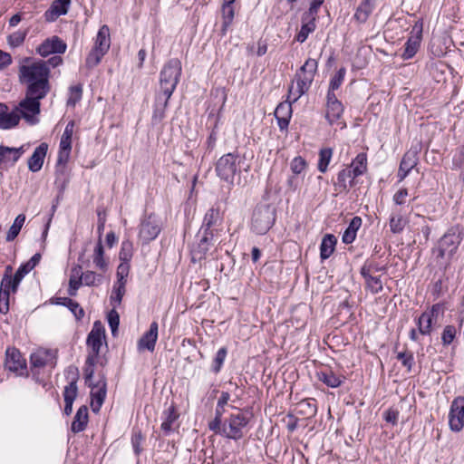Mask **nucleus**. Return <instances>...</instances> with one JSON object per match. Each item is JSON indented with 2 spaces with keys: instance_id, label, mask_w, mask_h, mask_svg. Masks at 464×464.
Wrapping results in <instances>:
<instances>
[{
  "instance_id": "obj_1",
  "label": "nucleus",
  "mask_w": 464,
  "mask_h": 464,
  "mask_svg": "<svg viewBox=\"0 0 464 464\" xmlns=\"http://www.w3.org/2000/svg\"><path fill=\"white\" fill-rule=\"evenodd\" d=\"M44 60L23 57L19 60V82L26 86L30 95H47L51 90L50 69Z\"/></svg>"
},
{
  "instance_id": "obj_2",
  "label": "nucleus",
  "mask_w": 464,
  "mask_h": 464,
  "mask_svg": "<svg viewBox=\"0 0 464 464\" xmlns=\"http://www.w3.org/2000/svg\"><path fill=\"white\" fill-rule=\"evenodd\" d=\"M181 62L178 58L169 60L160 73V86L156 92L152 121L160 123L165 118L169 100L175 91L181 76Z\"/></svg>"
},
{
  "instance_id": "obj_3",
  "label": "nucleus",
  "mask_w": 464,
  "mask_h": 464,
  "mask_svg": "<svg viewBox=\"0 0 464 464\" xmlns=\"http://www.w3.org/2000/svg\"><path fill=\"white\" fill-rule=\"evenodd\" d=\"M223 217L219 206H212L205 214L203 223L199 233H202L198 243V248L201 253L208 250L209 244H213L218 239V227L222 225Z\"/></svg>"
},
{
  "instance_id": "obj_4",
  "label": "nucleus",
  "mask_w": 464,
  "mask_h": 464,
  "mask_svg": "<svg viewBox=\"0 0 464 464\" xmlns=\"http://www.w3.org/2000/svg\"><path fill=\"white\" fill-rule=\"evenodd\" d=\"M318 63L314 59H307L304 64L299 69L295 75L296 87H294V82L288 89V99L293 98V102L297 100L306 93L314 81L315 72L317 71Z\"/></svg>"
},
{
  "instance_id": "obj_5",
  "label": "nucleus",
  "mask_w": 464,
  "mask_h": 464,
  "mask_svg": "<svg viewBox=\"0 0 464 464\" xmlns=\"http://www.w3.org/2000/svg\"><path fill=\"white\" fill-rule=\"evenodd\" d=\"M248 422L249 418L243 412L231 414L214 432L227 439L238 440L244 437V429Z\"/></svg>"
},
{
  "instance_id": "obj_6",
  "label": "nucleus",
  "mask_w": 464,
  "mask_h": 464,
  "mask_svg": "<svg viewBox=\"0 0 464 464\" xmlns=\"http://www.w3.org/2000/svg\"><path fill=\"white\" fill-rule=\"evenodd\" d=\"M462 240V233L459 227H451L440 239L433 249L436 258L450 260L458 249Z\"/></svg>"
},
{
  "instance_id": "obj_7",
  "label": "nucleus",
  "mask_w": 464,
  "mask_h": 464,
  "mask_svg": "<svg viewBox=\"0 0 464 464\" xmlns=\"http://www.w3.org/2000/svg\"><path fill=\"white\" fill-rule=\"evenodd\" d=\"M276 220L275 208L267 204L258 205L253 211L251 229L257 235H265Z\"/></svg>"
},
{
  "instance_id": "obj_8",
  "label": "nucleus",
  "mask_w": 464,
  "mask_h": 464,
  "mask_svg": "<svg viewBox=\"0 0 464 464\" xmlns=\"http://www.w3.org/2000/svg\"><path fill=\"white\" fill-rule=\"evenodd\" d=\"M239 162L238 155L235 153L223 155L216 163L217 175L228 184H233L234 178L238 171Z\"/></svg>"
},
{
  "instance_id": "obj_9",
  "label": "nucleus",
  "mask_w": 464,
  "mask_h": 464,
  "mask_svg": "<svg viewBox=\"0 0 464 464\" xmlns=\"http://www.w3.org/2000/svg\"><path fill=\"white\" fill-rule=\"evenodd\" d=\"M105 339V329L100 321H96L93 324L92 331L87 336L86 343L91 349V353L86 358L87 364H95L97 357L100 353V350L102 345V342Z\"/></svg>"
},
{
  "instance_id": "obj_10",
  "label": "nucleus",
  "mask_w": 464,
  "mask_h": 464,
  "mask_svg": "<svg viewBox=\"0 0 464 464\" xmlns=\"http://www.w3.org/2000/svg\"><path fill=\"white\" fill-rule=\"evenodd\" d=\"M46 95H30L25 92V98L22 100L15 111L20 114V118H24L27 122L34 124L36 122L34 116L40 113V101Z\"/></svg>"
},
{
  "instance_id": "obj_11",
  "label": "nucleus",
  "mask_w": 464,
  "mask_h": 464,
  "mask_svg": "<svg viewBox=\"0 0 464 464\" xmlns=\"http://www.w3.org/2000/svg\"><path fill=\"white\" fill-rule=\"evenodd\" d=\"M161 231V222L158 217L150 214L145 217L140 225L139 237L143 244L154 240Z\"/></svg>"
},
{
  "instance_id": "obj_12",
  "label": "nucleus",
  "mask_w": 464,
  "mask_h": 464,
  "mask_svg": "<svg viewBox=\"0 0 464 464\" xmlns=\"http://www.w3.org/2000/svg\"><path fill=\"white\" fill-rule=\"evenodd\" d=\"M65 373L67 378L71 379V382L64 387L63 391V399L65 402L64 413L66 415H70L72 412V404L78 393V369L74 366H70L66 370Z\"/></svg>"
},
{
  "instance_id": "obj_13",
  "label": "nucleus",
  "mask_w": 464,
  "mask_h": 464,
  "mask_svg": "<svg viewBox=\"0 0 464 464\" xmlns=\"http://www.w3.org/2000/svg\"><path fill=\"white\" fill-rule=\"evenodd\" d=\"M449 425L452 431L459 432L464 427V397L458 396L450 405Z\"/></svg>"
},
{
  "instance_id": "obj_14",
  "label": "nucleus",
  "mask_w": 464,
  "mask_h": 464,
  "mask_svg": "<svg viewBox=\"0 0 464 464\" xmlns=\"http://www.w3.org/2000/svg\"><path fill=\"white\" fill-rule=\"evenodd\" d=\"M5 368L17 375H24L26 372V361L19 350L8 348L5 352Z\"/></svg>"
},
{
  "instance_id": "obj_15",
  "label": "nucleus",
  "mask_w": 464,
  "mask_h": 464,
  "mask_svg": "<svg viewBox=\"0 0 464 464\" xmlns=\"http://www.w3.org/2000/svg\"><path fill=\"white\" fill-rule=\"evenodd\" d=\"M106 386L107 383L104 376H102L95 384L89 383V387L92 389L91 407L93 412H98L101 410V407L106 397Z\"/></svg>"
},
{
  "instance_id": "obj_16",
  "label": "nucleus",
  "mask_w": 464,
  "mask_h": 464,
  "mask_svg": "<svg viewBox=\"0 0 464 464\" xmlns=\"http://www.w3.org/2000/svg\"><path fill=\"white\" fill-rule=\"evenodd\" d=\"M36 51L43 57L53 53H63L66 51V44L58 36H53L44 41Z\"/></svg>"
},
{
  "instance_id": "obj_17",
  "label": "nucleus",
  "mask_w": 464,
  "mask_h": 464,
  "mask_svg": "<svg viewBox=\"0 0 464 464\" xmlns=\"http://www.w3.org/2000/svg\"><path fill=\"white\" fill-rule=\"evenodd\" d=\"M440 312L439 305H433L429 311L423 312L418 319V331L422 335L430 334L432 325Z\"/></svg>"
},
{
  "instance_id": "obj_18",
  "label": "nucleus",
  "mask_w": 464,
  "mask_h": 464,
  "mask_svg": "<svg viewBox=\"0 0 464 464\" xmlns=\"http://www.w3.org/2000/svg\"><path fill=\"white\" fill-rule=\"evenodd\" d=\"M163 421L160 426L164 435H169L176 428L179 427L177 420L179 417L175 404L172 402L162 413Z\"/></svg>"
},
{
  "instance_id": "obj_19",
  "label": "nucleus",
  "mask_w": 464,
  "mask_h": 464,
  "mask_svg": "<svg viewBox=\"0 0 464 464\" xmlns=\"http://www.w3.org/2000/svg\"><path fill=\"white\" fill-rule=\"evenodd\" d=\"M159 325L157 322H152L150 329L143 334L138 342L139 351L148 350L153 352L158 340Z\"/></svg>"
},
{
  "instance_id": "obj_20",
  "label": "nucleus",
  "mask_w": 464,
  "mask_h": 464,
  "mask_svg": "<svg viewBox=\"0 0 464 464\" xmlns=\"http://www.w3.org/2000/svg\"><path fill=\"white\" fill-rule=\"evenodd\" d=\"M294 102L293 98H287L286 102L279 103L275 110V117L277 120L279 129L282 130L289 125L292 116V103Z\"/></svg>"
},
{
  "instance_id": "obj_21",
  "label": "nucleus",
  "mask_w": 464,
  "mask_h": 464,
  "mask_svg": "<svg viewBox=\"0 0 464 464\" xmlns=\"http://www.w3.org/2000/svg\"><path fill=\"white\" fill-rule=\"evenodd\" d=\"M47 150L48 145L44 142L35 148L32 156L28 160V169L32 172H37L42 169Z\"/></svg>"
},
{
  "instance_id": "obj_22",
  "label": "nucleus",
  "mask_w": 464,
  "mask_h": 464,
  "mask_svg": "<svg viewBox=\"0 0 464 464\" xmlns=\"http://www.w3.org/2000/svg\"><path fill=\"white\" fill-rule=\"evenodd\" d=\"M413 31H416V36L410 37L405 43V50L402 54L404 59H410L416 54L420 46V41L422 33V24L416 23L413 27Z\"/></svg>"
},
{
  "instance_id": "obj_23",
  "label": "nucleus",
  "mask_w": 464,
  "mask_h": 464,
  "mask_svg": "<svg viewBox=\"0 0 464 464\" xmlns=\"http://www.w3.org/2000/svg\"><path fill=\"white\" fill-rule=\"evenodd\" d=\"M417 162L418 158L415 151L409 150L403 155L398 170L400 181L407 177L409 172L417 165Z\"/></svg>"
},
{
  "instance_id": "obj_24",
  "label": "nucleus",
  "mask_w": 464,
  "mask_h": 464,
  "mask_svg": "<svg viewBox=\"0 0 464 464\" xmlns=\"http://www.w3.org/2000/svg\"><path fill=\"white\" fill-rule=\"evenodd\" d=\"M3 111L0 113V128L3 130L11 129L16 126L20 121V114L14 110L9 111L7 105L2 103Z\"/></svg>"
},
{
  "instance_id": "obj_25",
  "label": "nucleus",
  "mask_w": 464,
  "mask_h": 464,
  "mask_svg": "<svg viewBox=\"0 0 464 464\" xmlns=\"http://www.w3.org/2000/svg\"><path fill=\"white\" fill-rule=\"evenodd\" d=\"M40 260L41 254L36 253L31 257L29 261L22 264L13 276L14 279V285H20L23 278L38 265Z\"/></svg>"
},
{
  "instance_id": "obj_26",
  "label": "nucleus",
  "mask_w": 464,
  "mask_h": 464,
  "mask_svg": "<svg viewBox=\"0 0 464 464\" xmlns=\"http://www.w3.org/2000/svg\"><path fill=\"white\" fill-rule=\"evenodd\" d=\"M71 0H54L49 10L45 12L47 20H55L59 16L67 14Z\"/></svg>"
},
{
  "instance_id": "obj_27",
  "label": "nucleus",
  "mask_w": 464,
  "mask_h": 464,
  "mask_svg": "<svg viewBox=\"0 0 464 464\" xmlns=\"http://www.w3.org/2000/svg\"><path fill=\"white\" fill-rule=\"evenodd\" d=\"M88 408L85 405L81 406L72 422L71 430L73 433H79L83 431L88 424Z\"/></svg>"
},
{
  "instance_id": "obj_28",
  "label": "nucleus",
  "mask_w": 464,
  "mask_h": 464,
  "mask_svg": "<svg viewBox=\"0 0 464 464\" xmlns=\"http://www.w3.org/2000/svg\"><path fill=\"white\" fill-rule=\"evenodd\" d=\"M361 275L364 278L367 288L372 294H378L382 291V282L381 276H376L372 274L370 268H361Z\"/></svg>"
},
{
  "instance_id": "obj_29",
  "label": "nucleus",
  "mask_w": 464,
  "mask_h": 464,
  "mask_svg": "<svg viewBox=\"0 0 464 464\" xmlns=\"http://www.w3.org/2000/svg\"><path fill=\"white\" fill-rule=\"evenodd\" d=\"M54 358L51 350L40 349L30 356V363L34 368H42Z\"/></svg>"
},
{
  "instance_id": "obj_30",
  "label": "nucleus",
  "mask_w": 464,
  "mask_h": 464,
  "mask_svg": "<svg viewBox=\"0 0 464 464\" xmlns=\"http://www.w3.org/2000/svg\"><path fill=\"white\" fill-rule=\"evenodd\" d=\"M111 46L110 29L107 25H102L97 34L93 48L106 53Z\"/></svg>"
},
{
  "instance_id": "obj_31",
  "label": "nucleus",
  "mask_w": 464,
  "mask_h": 464,
  "mask_svg": "<svg viewBox=\"0 0 464 464\" xmlns=\"http://www.w3.org/2000/svg\"><path fill=\"white\" fill-rule=\"evenodd\" d=\"M301 22V28L295 35V40L299 43H304L308 38L309 34L315 30L316 21L302 15Z\"/></svg>"
},
{
  "instance_id": "obj_32",
  "label": "nucleus",
  "mask_w": 464,
  "mask_h": 464,
  "mask_svg": "<svg viewBox=\"0 0 464 464\" xmlns=\"http://www.w3.org/2000/svg\"><path fill=\"white\" fill-rule=\"evenodd\" d=\"M317 375L319 381H321L322 382H324V384L331 388L339 387L345 380L344 376L337 375L331 370L322 371L318 372Z\"/></svg>"
},
{
  "instance_id": "obj_33",
  "label": "nucleus",
  "mask_w": 464,
  "mask_h": 464,
  "mask_svg": "<svg viewBox=\"0 0 464 464\" xmlns=\"http://www.w3.org/2000/svg\"><path fill=\"white\" fill-rule=\"evenodd\" d=\"M362 220L360 217H353L343 234L342 240L344 244H351L356 237V233L361 227Z\"/></svg>"
},
{
  "instance_id": "obj_34",
  "label": "nucleus",
  "mask_w": 464,
  "mask_h": 464,
  "mask_svg": "<svg viewBox=\"0 0 464 464\" xmlns=\"http://www.w3.org/2000/svg\"><path fill=\"white\" fill-rule=\"evenodd\" d=\"M336 242V237L332 234H326L323 237L320 245V257L322 260H325L331 256L334 251Z\"/></svg>"
},
{
  "instance_id": "obj_35",
  "label": "nucleus",
  "mask_w": 464,
  "mask_h": 464,
  "mask_svg": "<svg viewBox=\"0 0 464 464\" xmlns=\"http://www.w3.org/2000/svg\"><path fill=\"white\" fill-rule=\"evenodd\" d=\"M374 9V0H364L357 7L353 15L354 19L362 24L365 23Z\"/></svg>"
},
{
  "instance_id": "obj_36",
  "label": "nucleus",
  "mask_w": 464,
  "mask_h": 464,
  "mask_svg": "<svg viewBox=\"0 0 464 464\" xmlns=\"http://www.w3.org/2000/svg\"><path fill=\"white\" fill-rule=\"evenodd\" d=\"M353 175L350 168L342 169L337 175V181L334 186L340 191L346 190L348 188V183L350 187L353 185Z\"/></svg>"
},
{
  "instance_id": "obj_37",
  "label": "nucleus",
  "mask_w": 464,
  "mask_h": 464,
  "mask_svg": "<svg viewBox=\"0 0 464 464\" xmlns=\"http://www.w3.org/2000/svg\"><path fill=\"white\" fill-rule=\"evenodd\" d=\"M55 304L66 306L74 314L77 320H81L84 316V311L80 304L69 297H58Z\"/></svg>"
},
{
  "instance_id": "obj_38",
  "label": "nucleus",
  "mask_w": 464,
  "mask_h": 464,
  "mask_svg": "<svg viewBox=\"0 0 464 464\" xmlns=\"http://www.w3.org/2000/svg\"><path fill=\"white\" fill-rule=\"evenodd\" d=\"M353 178L362 175L367 170V155L366 153H359L353 160L350 166Z\"/></svg>"
},
{
  "instance_id": "obj_39",
  "label": "nucleus",
  "mask_w": 464,
  "mask_h": 464,
  "mask_svg": "<svg viewBox=\"0 0 464 464\" xmlns=\"http://www.w3.org/2000/svg\"><path fill=\"white\" fill-rule=\"evenodd\" d=\"M81 270L82 267L80 266H77L72 269L68 288V294L71 296H75L77 295V290L83 284L81 276Z\"/></svg>"
},
{
  "instance_id": "obj_40",
  "label": "nucleus",
  "mask_w": 464,
  "mask_h": 464,
  "mask_svg": "<svg viewBox=\"0 0 464 464\" xmlns=\"http://www.w3.org/2000/svg\"><path fill=\"white\" fill-rule=\"evenodd\" d=\"M343 113V106L341 102L326 104V119L330 124L337 122Z\"/></svg>"
},
{
  "instance_id": "obj_41",
  "label": "nucleus",
  "mask_w": 464,
  "mask_h": 464,
  "mask_svg": "<svg viewBox=\"0 0 464 464\" xmlns=\"http://www.w3.org/2000/svg\"><path fill=\"white\" fill-rule=\"evenodd\" d=\"M24 221H25V216L24 214H19L15 218L13 225L10 227V228L7 232V235H6L7 242H11V241L14 240V238L19 235L20 230L24 224Z\"/></svg>"
},
{
  "instance_id": "obj_42",
  "label": "nucleus",
  "mask_w": 464,
  "mask_h": 464,
  "mask_svg": "<svg viewBox=\"0 0 464 464\" xmlns=\"http://www.w3.org/2000/svg\"><path fill=\"white\" fill-rule=\"evenodd\" d=\"M333 156V150L331 148L322 149L319 152L318 170L324 173L327 170L328 165Z\"/></svg>"
},
{
  "instance_id": "obj_43",
  "label": "nucleus",
  "mask_w": 464,
  "mask_h": 464,
  "mask_svg": "<svg viewBox=\"0 0 464 464\" xmlns=\"http://www.w3.org/2000/svg\"><path fill=\"white\" fill-rule=\"evenodd\" d=\"M103 255H104L103 246H102L101 240H99V242L97 243L95 249H94L93 263L95 264L96 267H98L99 269H101L102 271H104L107 267V263L103 257Z\"/></svg>"
},
{
  "instance_id": "obj_44",
  "label": "nucleus",
  "mask_w": 464,
  "mask_h": 464,
  "mask_svg": "<svg viewBox=\"0 0 464 464\" xmlns=\"http://www.w3.org/2000/svg\"><path fill=\"white\" fill-rule=\"evenodd\" d=\"M23 153V147L10 148L6 146H0V163L6 159L7 154H13V162H16Z\"/></svg>"
},
{
  "instance_id": "obj_45",
  "label": "nucleus",
  "mask_w": 464,
  "mask_h": 464,
  "mask_svg": "<svg viewBox=\"0 0 464 464\" xmlns=\"http://www.w3.org/2000/svg\"><path fill=\"white\" fill-rule=\"evenodd\" d=\"M81 276H82L83 285H85L87 286L99 285L102 280V276L98 275L93 271H86L85 273H82L81 271Z\"/></svg>"
},
{
  "instance_id": "obj_46",
  "label": "nucleus",
  "mask_w": 464,
  "mask_h": 464,
  "mask_svg": "<svg viewBox=\"0 0 464 464\" xmlns=\"http://www.w3.org/2000/svg\"><path fill=\"white\" fill-rule=\"evenodd\" d=\"M74 127L75 123L73 121H71L67 123L64 131L61 137V147H72V138L73 135Z\"/></svg>"
},
{
  "instance_id": "obj_47",
  "label": "nucleus",
  "mask_w": 464,
  "mask_h": 464,
  "mask_svg": "<svg viewBox=\"0 0 464 464\" xmlns=\"http://www.w3.org/2000/svg\"><path fill=\"white\" fill-rule=\"evenodd\" d=\"M144 440V436L142 435L140 430L139 429H133L131 433V445L134 450V453L139 456L143 449L141 447V444Z\"/></svg>"
},
{
  "instance_id": "obj_48",
  "label": "nucleus",
  "mask_w": 464,
  "mask_h": 464,
  "mask_svg": "<svg viewBox=\"0 0 464 464\" xmlns=\"http://www.w3.org/2000/svg\"><path fill=\"white\" fill-rule=\"evenodd\" d=\"M105 53H102L101 51H98L97 49L92 48L86 57V67H88L89 69L94 68L100 63Z\"/></svg>"
},
{
  "instance_id": "obj_49",
  "label": "nucleus",
  "mask_w": 464,
  "mask_h": 464,
  "mask_svg": "<svg viewBox=\"0 0 464 464\" xmlns=\"http://www.w3.org/2000/svg\"><path fill=\"white\" fill-rule=\"evenodd\" d=\"M324 0H312L309 5V8L302 15L311 18L313 20L318 19V13L320 7L324 5Z\"/></svg>"
},
{
  "instance_id": "obj_50",
  "label": "nucleus",
  "mask_w": 464,
  "mask_h": 464,
  "mask_svg": "<svg viewBox=\"0 0 464 464\" xmlns=\"http://www.w3.org/2000/svg\"><path fill=\"white\" fill-rule=\"evenodd\" d=\"M227 354L226 347L220 348L213 360L212 371L216 373L219 372Z\"/></svg>"
},
{
  "instance_id": "obj_51",
  "label": "nucleus",
  "mask_w": 464,
  "mask_h": 464,
  "mask_svg": "<svg viewBox=\"0 0 464 464\" xmlns=\"http://www.w3.org/2000/svg\"><path fill=\"white\" fill-rule=\"evenodd\" d=\"M19 285H14V279L13 277L3 276L0 283V292L10 294L17 291Z\"/></svg>"
},
{
  "instance_id": "obj_52",
  "label": "nucleus",
  "mask_w": 464,
  "mask_h": 464,
  "mask_svg": "<svg viewBox=\"0 0 464 464\" xmlns=\"http://www.w3.org/2000/svg\"><path fill=\"white\" fill-rule=\"evenodd\" d=\"M235 16L234 6L232 5H222V18H223V27L227 28L232 24V21Z\"/></svg>"
},
{
  "instance_id": "obj_53",
  "label": "nucleus",
  "mask_w": 464,
  "mask_h": 464,
  "mask_svg": "<svg viewBox=\"0 0 464 464\" xmlns=\"http://www.w3.org/2000/svg\"><path fill=\"white\" fill-rule=\"evenodd\" d=\"M82 95V88L81 84L72 86L70 88V96L67 101L68 106H74L81 99Z\"/></svg>"
},
{
  "instance_id": "obj_54",
  "label": "nucleus",
  "mask_w": 464,
  "mask_h": 464,
  "mask_svg": "<svg viewBox=\"0 0 464 464\" xmlns=\"http://www.w3.org/2000/svg\"><path fill=\"white\" fill-rule=\"evenodd\" d=\"M71 151H72V147L59 146V152H58L57 164H56L57 169L61 167L63 168L67 164V162L70 159Z\"/></svg>"
},
{
  "instance_id": "obj_55",
  "label": "nucleus",
  "mask_w": 464,
  "mask_h": 464,
  "mask_svg": "<svg viewBox=\"0 0 464 464\" xmlns=\"http://www.w3.org/2000/svg\"><path fill=\"white\" fill-rule=\"evenodd\" d=\"M345 74H346V69L344 67H341L336 72V73L332 77L330 83H329V88H331L332 90L339 89V87L342 85V83L344 80Z\"/></svg>"
},
{
  "instance_id": "obj_56",
  "label": "nucleus",
  "mask_w": 464,
  "mask_h": 464,
  "mask_svg": "<svg viewBox=\"0 0 464 464\" xmlns=\"http://www.w3.org/2000/svg\"><path fill=\"white\" fill-rule=\"evenodd\" d=\"M25 36H26L25 31H21V30L15 31L8 36V38H7L8 44L12 47H18L24 43Z\"/></svg>"
},
{
  "instance_id": "obj_57",
  "label": "nucleus",
  "mask_w": 464,
  "mask_h": 464,
  "mask_svg": "<svg viewBox=\"0 0 464 464\" xmlns=\"http://www.w3.org/2000/svg\"><path fill=\"white\" fill-rule=\"evenodd\" d=\"M397 359L401 362V364L407 368L410 372L414 364V357L411 353L408 352H401L397 354Z\"/></svg>"
},
{
  "instance_id": "obj_58",
  "label": "nucleus",
  "mask_w": 464,
  "mask_h": 464,
  "mask_svg": "<svg viewBox=\"0 0 464 464\" xmlns=\"http://www.w3.org/2000/svg\"><path fill=\"white\" fill-rule=\"evenodd\" d=\"M404 227L405 220L401 216L392 217L390 219V228L392 233L399 234L402 232Z\"/></svg>"
},
{
  "instance_id": "obj_59",
  "label": "nucleus",
  "mask_w": 464,
  "mask_h": 464,
  "mask_svg": "<svg viewBox=\"0 0 464 464\" xmlns=\"http://www.w3.org/2000/svg\"><path fill=\"white\" fill-rule=\"evenodd\" d=\"M224 413V407H219L218 404H217L216 411H215V418L213 420H211L208 423V428L213 432L218 429V427L221 425L222 421V415Z\"/></svg>"
},
{
  "instance_id": "obj_60",
  "label": "nucleus",
  "mask_w": 464,
  "mask_h": 464,
  "mask_svg": "<svg viewBox=\"0 0 464 464\" xmlns=\"http://www.w3.org/2000/svg\"><path fill=\"white\" fill-rule=\"evenodd\" d=\"M456 335V328L453 325H447L442 333L441 340L444 345H449L452 343Z\"/></svg>"
},
{
  "instance_id": "obj_61",
  "label": "nucleus",
  "mask_w": 464,
  "mask_h": 464,
  "mask_svg": "<svg viewBox=\"0 0 464 464\" xmlns=\"http://www.w3.org/2000/svg\"><path fill=\"white\" fill-rule=\"evenodd\" d=\"M125 284L126 282H118V286H114V295L111 296V302L121 304L125 294Z\"/></svg>"
},
{
  "instance_id": "obj_62",
  "label": "nucleus",
  "mask_w": 464,
  "mask_h": 464,
  "mask_svg": "<svg viewBox=\"0 0 464 464\" xmlns=\"http://www.w3.org/2000/svg\"><path fill=\"white\" fill-rule=\"evenodd\" d=\"M108 323L111 329L112 334H114V333L117 331V329L119 327V324H120V316L114 309H112L108 314Z\"/></svg>"
},
{
  "instance_id": "obj_63",
  "label": "nucleus",
  "mask_w": 464,
  "mask_h": 464,
  "mask_svg": "<svg viewBox=\"0 0 464 464\" xmlns=\"http://www.w3.org/2000/svg\"><path fill=\"white\" fill-rule=\"evenodd\" d=\"M306 162L301 157H295L291 162V169L295 174H300L305 168Z\"/></svg>"
},
{
  "instance_id": "obj_64",
  "label": "nucleus",
  "mask_w": 464,
  "mask_h": 464,
  "mask_svg": "<svg viewBox=\"0 0 464 464\" xmlns=\"http://www.w3.org/2000/svg\"><path fill=\"white\" fill-rule=\"evenodd\" d=\"M132 245L130 242H122L121 250L120 252V258L125 262L129 261L131 257Z\"/></svg>"
}]
</instances>
